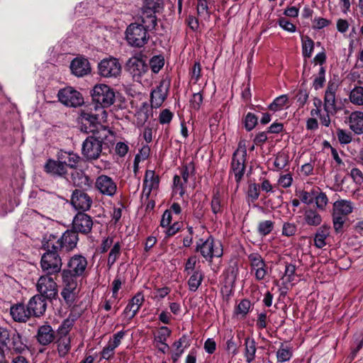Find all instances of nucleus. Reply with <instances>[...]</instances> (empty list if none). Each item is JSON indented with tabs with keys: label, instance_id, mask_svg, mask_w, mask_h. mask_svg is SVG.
I'll return each mask as SVG.
<instances>
[{
	"label": "nucleus",
	"instance_id": "c756f323",
	"mask_svg": "<svg viewBox=\"0 0 363 363\" xmlns=\"http://www.w3.org/2000/svg\"><path fill=\"white\" fill-rule=\"evenodd\" d=\"M79 292V288L62 287L60 294L65 304L68 306H71L76 301Z\"/></svg>",
	"mask_w": 363,
	"mask_h": 363
},
{
	"label": "nucleus",
	"instance_id": "f03ea898",
	"mask_svg": "<svg viewBox=\"0 0 363 363\" xmlns=\"http://www.w3.org/2000/svg\"><path fill=\"white\" fill-rule=\"evenodd\" d=\"M97 113L82 111L79 117V128L82 132L95 133L99 130L109 133V130L103 125L107 121L108 113L105 109L95 107Z\"/></svg>",
	"mask_w": 363,
	"mask_h": 363
},
{
	"label": "nucleus",
	"instance_id": "69168bd1",
	"mask_svg": "<svg viewBox=\"0 0 363 363\" xmlns=\"http://www.w3.org/2000/svg\"><path fill=\"white\" fill-rule=\"evenodd\" d=\"M279 25L281 28L288 32L294 33L296 31L295 25L286 18H279Z\"/></svg>",
	"mask_w": 363,
	"mask_h": 363
},
{
	"label": "nucleus",
	"instance_id": "aec40b11",
	"mask_svg": "<svg viewBox=\"0 0 363 363\" xmlns=\"http://www.w3.org/2000/svg\"><path fill=\"white\" fill-rule=\"evenodd\" d=\"M336 90L337 85L335 83L329 82L324 96V111L327 113H336Z\"/></svg>",
	"mask_w": 363,
	"mask_h": 363
},
{
	"label": "nucleus",
	"instance_id": "338daca9",
	"mask_svg": "<svg viewBox=\"0 0 363 363\" xmlns=\"http://www.w3.org/2000/svg\"><path fill=\"white\" fill-rule=\"evenodd\" d=\"M296 272V267L291 264H287L285 266V272L284 277L286 278L289 282L294 280V275Z\"/></svg>",
	"mask_w": 363,
	"mask_h": 363
},
{
	"label": "nucleus",
	"instance_id": "6e6d98bb",
	"mask_svg": "<svg viewBox=\"0 0 363 363\" xmlns=\"http://www.w3.org/2000/svg\"><path fill=\"white\" fill-rule=\"evenodd\" d=\"M150 149L149 146H147V145L143 146L140 150L139 153H138L135 155V157L134 159L135 166H138L141 161H144L146 159H147V157L150 155Z\"/></svg>",
	"mask_w": 363,
	"mask_h": 363
},
{
	"label": "nucleus",
	"instance_id": "9d476101",
	"mask_svg": "<svg viewBox=\"0 0 363 363\" xmlns=\"http://www.w3.org/2000/svg\"><path fill=\"white\" fill-rule=\"evenodd\" d=\"M59 101L67 106L77 107L84 103L81 94L72 87L62 89L58 91Z\"/></svg>",
	"mask_w": 363,
	"mask_h": 363
},
{
	"label": "nucleus",
	"instance_id": "e2e57ef3",
	"mask_svg": "<svg viewBox=\"0 0 363 363\" xmlns=\"http://www.w3.org/2000/svg\"><path fill=\"white\" fill-rule=\"evenodd\" d=\"M125 335V332L123 330H121L114 334L113 337L110 338L108 343L114 348H116L120 345L121 340L123 339Z\"/></svg>",
	"mask_w": 363,
	"mask_h": 363
},
{
	"label": "nucleus",
	"instance_id": "473e14b6",
	"mask_svg": "<svg viewBox=\"0 0 363 363\" xmlns=\"http://www.w3.org/2000/svg\"><path fill=\"white\" fill-rule=\"evenodd\" d=\"M58 159L61 160L63 164H65L66 168H75L79 157L73 152H62L58 154Z\"/></svg>",
	"mask_w": 363,
	"mask_h": 363
},
{
	"label": "nucleus",
	"instance_id": "9b49d317",
	"mask_svg": "<svg viewBox=\"0 0 363 363\" xmlns=\"http://www.w3.org/2000/svg\"><path fill=\"white\" fill-rule=\"evenodd\" d=\"M78 240L77 232L74 230H67L57 241L52 242L51 240L52 245L50 247L53 249H57L58 251L62 249L66 251H70L76 247Z\"/></svg>",
	"mask_w": 363,
	"mask_h": 363
},
{
	"label": "nucleus",
	"instance_id": "37998d69",
	"mask_svg": "<svg viewBox=\"0 0 363 363\" xmlns=\"http://www.w3.org/2000/svg\"><path fill=\"white\" fill-rule=\"evenodd\" d=\"M148 108L143 106L140 108L135 113V122L136 125L139 127L143 126L149 118Z\"/></svg>",
	"mask_w": 363,
	"mask_h": 363
},
{
	"label": "nucleus",
	"instance_id": "1a4fd4ad",
	"mask_svg": "<svg viewBox=\"0 0 363 363\" xmlns=\"http://www.w3.org/2000/svg\"><path fill=\"white\" fill-rule=\"evenodd\" d=\"M103 138L89 136L82 144V154L87 160L97 159L102 150Z\"/></svg>",
	"mask_w": 363,
	"mask_h": 363
},
{
	"label": "nucleus",
	"instance_id": "5701e85b",
	"mask_svg": "<svg viewBox=\"0 0 363 363\" xmlns=\"http://www.w3.org/2000/svg\"><path fill=\"white\" fill-rule=\"evenodd\" d=\"M46 300L41 297V296L35 295L33 296L28 303L30 315L35 317L42 315L45 312L47 308Z\"/></svg>",
	"mask_w": 363,
	"mask_h": 363
},
{
	"label": "nucleus",
	"instance_id": "412c9836",
	"mask_svg": "<svg viewBox=\"0 0 363 363\" xmlns=\"http://www.w3.org/2000/svg\"><path fill=\"white\" fill-rule=\"evenodd\" d=\"M160 184L159 176L156 175L152 170H147L145 172L143 181V195L148 199L151 191L158 189Z\"/></svg>",
	"mask_w": 363,
	"mask_h": 363
},
{
	"label": "nucleus",
	"instance_id": "2f4dec72",
	"mask_svg": "<svg viewBox=\"0 0 363 363\" xmlns=\"http://www.w3.org/2000/svg\"><path fill=\"white\" fill-rule=\"evenodd\" d=\"M330 234V228L327 225H322L320 227L315 234L314 243L318 248H322L325 245V239Z\"/></svg>",
	"mask_w": 363,
	"mask_h": 363
},
{
	"label": "nucleus",
	"instance_id": "f8f14e48",
	"mask_svg": "<svg viewBox=\"0 0 363 363\" xmlns=\"http://www.w3.org/2000/svg\"><path fill=\"white\" fill-rule=\"evenodd\" d=\"M99 74L104 77H116L121 72V65L114 57L102 60L98 65Z\"/></svg>",
	"mask_w": 363,
	"mask_h": 363
},
{
	"label": "nucleus",
	"instance_id": "bb28decb",
	"mask_svg": "<svg viewBox=\"0 0 363 363\" xmlns=\"http://www.w3.org/2000/svg\"><path fill=\"white\" fill-rule=\"evenodd\" d=\"M350 128L357 135L363 133V112L354 111L349 117Z\"/></svg>",
	"mask_w": 363,
	"mask_h": 363
},
{
	"label": "nucleus",
	"instance_id": "4c0bfd02",
	"mask_svg": "<svg viewBox=\"0 0 363 363\" xmlns=\"http://www.w3.org/2000/svg\"><path fill=\"white\" fill-rule=\"evenodd\" d=\"M121 246L119 242H117L113 244L112 248L109 252L107 260V265L108 266L109 268L113 265V264L116 262V260L121 255Z\"/></svg>",
	"mask_w": 363,
	"mask_h": 363
},
{
	"label": "nucleus",
	"instance_id": "c85d7f7f",
	"mask_svg": "<svg viewBox=\"0 0 363 363\" xmlns=\"http://www.w3.org/2000/svg\"><path fill=\"white\" fill-rule=\"evenodd\" d=\"M244 356L247 363H251L255 358L257 351L256 342L254 338L247 337L244 342Z\"/></svg>",
	"mask_w": 363,
	"mask_h": 363
},
{
	"label": "nucleus",
	"instance_id": "680f3d73",
	"mask_svg": "<svg viewBox=\"0 0 363 363\" xmlns=\"http://www.w3.org/2000/svg\"><path fill=\"white\" fill-rule=\"evenodd\" d=\"M308 92L306 89H299L295 98L296 103L299 107H303L307 102L308 99Z\"/></svg>",
	"mask_w": 363,
	"mask_h": 363
},
{
	"label": "nucleus",
	"instance_id": "09e8293b",
	"mask_svg": "<svg viewBox=\"0 0 363 363\" xmlns=\"http://www.w3.org/2000/svg\"><path fill=\"white\" fill-rule=\"evenodd\" d=\"M325 69L323 67L320 66L318 70V74L315 77L313 86L315 90H318L322 88L324 85L325 78Z\"/></svg>",
	"mask_w": 363,
	"mask_h": 363
},
{
	"label": "nucleus",
	"instance_id": "864d4df0",
	"mask_svg": "<svg viewBox=\"0 0 363 363\" xmlns=\"http://www.w3.org/2000/svg\"><path fill=\"white\" fill-rule=\"evenodd\" d=\"M171 330L166 326L161 327L157 334L155 336V341L156 344L162 343L163 342H166L167 337L170 335Z\"/></svg>",
	"mask_w": 363,
	"mask_h": 363
},
{
	"label": "nucleus",
	"instance_id": "0e129e2a",
	"mask_svg": "<svg viewBox=\"0 0 363 363\" xmlns=\"http://www.w3.org/2000/svg\"><path fill=\"white\" fill-rule=\"evenodd\" d=\"M337 136L341 144H348L352 141V135L342 129H338Z\"/></svg>",
	"mask_w": 363,
	"mask_h": 363
},
{
	"label": "nucleus",
	"instance_id": "dca6fc26",
	"mask_svg": "<svg viewBox=\"0 0 363 363\" xmlns=\"http://www.w3.org/2000/svg\"><path fill=\"white\" fill-rule=\"evenodd\" d=\"M96 187L101 194L108 196H113L117 191L116 182L107 175L103 174L97 177Z\"/></svg>",
	"mask_w": 363,
	"mask_h": 363
},
{
	"label": "nucleus",
	"instance_id": "a878e982",
	"mask_svg": "<svg viewBox=\"0 0 363 363\" xmlns=\"http://www.w3.org/2000/svg\"><path fill=\"white\" fill-rule=\"evenodd\" d=\"M303 220L309 226H318L321 224L323 219L318 209L307 207L303 210Z\"/></svg>",
	"mask_w": 363,
	"mask_h": 363
},
{
	"label": "nucleus",
	"instance_id": "a18cd8bd",
	"mask_svg": "<svg viewBox=\"0 0 363 363\" xmlns=\"http://www.w3.org/2000/svg\"><path fill=\"white\" fill-rule=\"evenodd\" d=\"M251 307V303L247 299H242L237 306L235 310V314L240 315L242 318L245 317L248 313Z\"/></svg>",
	"mask_w": 363,
	"mask_h": 363
},
{
	"label": "nucleus",
	"instance_id": "6e6552de",
	"mask_svg": "<svg viewBox=\"0 0 363 363\" xmlns=\"http://www.w3.org/2000/svg\"><path fill=\"white\" fill-rule=\"evenodd\" d=\"M126 70L135 82L142 83L149 72V67L143 60L133 57L126 63Z\"/></svg>",
	"mask_w": 363,
	"mask_h": 363
},
{
	"label": "nucleus",
	"instance_id": "72a5a7b5",
	"mask_svg": "<svg viewBox=\"0 0 363 363\" xmlns=\"http://www.w3.org/2000/svg\"><path fill=\"white\" fill-rule=\"evenodd\" d=\"M61 276L62 287L78 288L77 279L79 278V277L75 275L74 276V274L65 270H62Z\"/></svg>",
	"mask_w": 363,
	"mask_h": 363
},
{
	"label": "nucleus",
	"instance_id": "13d9d810",
	"mask_svg": "<svg viewBox=\"0 0 363 363\" xmlns=\"http://www.w3.org/2000/svg\"><path fill=\"white\" fill-rule=\"evenodd\" d=\"M203 95L200 91L193 94L189 100L191 108L194 110H199L203 103Z\"/></svg>",
	"mask_w": 363,
	"mask_h": 363
},
{
	"label": "nucleus",
	"instance_id": "f704fd0d",
	"mask_svg": "<svg viewBox=\"0 0 363 363\" xmlns=\"http://www.w3.org/2000/svg\"><path fill=\"white\" fill-rule=\"evenodd\" d=\"M203 274L201 270H195L188 280L189 289L191 291H196L203 281Z\"/></svg>",
	"mask_w": 363,
	"mask_h": 363
},
{
	"label": "nucleus",
	"instance_id": "052dcab7",
	"mask_svg": "<svg viewBox=\"0 0 363 363\" xmlns=\"http://www.w3.org/2000/svg\"><path fill=\"white\" fill-rule=\"evenodd\" d=\"M257 123V118L255 114L248 113L245 118V127L247 131L252 130Z\"/></svg>",
	"mask_w": 363,
	"mask_h": 363
},
{
	"label": "nucleus",
	"instance_id": "bf43d9fd",
	"mask_svg": "<svg viewBox=\"0 0 363 363\" xmlns=\"http://www.w3.org/2000/svg\"><path fill=\"white\" fill-rule=\"evenodd\" d=\"M297 226L294 223H284L282 227V235L286 237H291L296 234Z\"/></svg>",
	"mask_w": 363,
	"mask_h": 363
},
{
	"label": "nucleus",
	"instance_id": "774afa93",
	"mask_svg": "<svg viewBox=\"0 0 363 363\" xmlns=\"http://www.w3.org/2000/svg\"><path fill=\"white\" fill-rule=\"evenodd\" d=\"M293 182L292 175L291 174H282L280 176L278 183L283 188H288L291 186Z\"/></svg>",
	"mask_w": 363,
	"mask_h": 363
},
{
	"label": "nucleus",
	"instance_id": "de8ad7c7",
	"mask_svg": "<svg viewBox=\"0 0 363 363\" xmlns=\"http://www.w3.org/2000/svg\"><path fill=\"white\" fill-rule=\"evenodd\" d=\"M346 220L347 216L336 214V213L333 212V227L336 233H340L342 231L343 224L345 223Z\"/></svg>",
	"mask_w": 363,
	"mask_h": 363
},
{
	"label": "nucleus",
	"instance_id": "e433bc0d",
	"mask_svg": "<svg viewBox=\"0 0 363 363\" xmlns=\"http://www.w3.org/2000/svg\"><path fill=\"white\" fill-rule=\"evenodd\" d=\"M350 100L353 104L363 106V87L355 86L352 89Z\"/></svg>",
	"mask_w": 363,
	"mask_h": 363
},
{
	"label": "nucleus",
	"instance_id": "4468645a",
	"mask_svg": "<svg viewBox=\"0 0 363 363\" xmlns=\"http://www.w3.org/2000/svg\"><path fill=\"white\" fill-rule=\"evenodd\" d=\"M248 259L255 279L257 281L263 280L267 274V267L262 256L258 253H252L248 256Z\"/></svg>",
	"mask_w": 363,
	"mask_h": 363
},
{
	"label": "nucleus",
	"instance_id": "39448f33",
	"mask_svg": "<svg viewBox=\"0 0 363 363\" xmlns=\"http://www.w3.org/2000/svg\"><path fill=\"white\" fill-rule=\"evenodd\" d=\"M56 277L49 274L40 276L36 284V289L39 293L37 295L50 301L55 299L58 293Z\"/></svg>",
	"mask_w": 363,
	"mask_h": 363
},
{
	"label": "nucleus",
	"instance_id": "c9c22d12",
	"mask_svg": "<svg viewBox=\"0 0 363 363\" xmlns=\"http://www.w3.org/2000/svg\"><path fill=\"white\" fill-rule=\"evenodd\" d=\"M70 350V339L67 335L60 337L57 343V350L60 357H65Z\"/></svg>",
	"mask_w": 363,
	"mask_h": 363
},
{
	"label": "nucleus",
	"instance_id": "49530a36",
	"mask_svg": "<svg viewBox=\"0 0 363 363\" xmlns=\"http://www.w3.org/2000/svg\"><path fill=\"white\" fill-rule=\"evenodd\" d=\"M314 201L318 210L325 211V207L328 203V199L324 192H320L317 195L314 194Z\"/></svg>",
	"mask_w": 363,
	"mask_h": 363
},
{
	"label": "nucleus",
	"instance_id": "58836bf2",
	"mask_svg": "<svg viewBox=\"0 0 363 363\" xmlns=\"http://www.w3.org/2000/svg\"><path fill=\"white\" fill-rule=\"evenodd\" d=\"M289 98L287 95L283 94L277 97L269 106V108L272 111L281 110L288 103Z\"/></svg>",
	"mask_w": 363,
	"mask_h": 363
},
{
	"label": "nucleus",
	"instance_id": "5fc2aeb1",
	"mask_svg": "<svg viewBox=\"0 0 363 363\" xmlns=\"http://www.w3.org/2000/svg\"><path fill=\"white\" fill-rule=\"evenodd\" d=\"M211 210L214 214L222 212L220 196L218 191L214 193L211 201Z\"/></svg>",
	"mask_w": 363,
	"mask_h": 363
},
{
	"label": "nucleus",
	"instance_id": "4d7b16f0",
	"mask_svg": "<svg viewBox=\"0 0 363 363\" xmlns=\"http://www.w3.org/2000/svg\"><path fill=\"white\" fill-rule=\"evenodd\" d=\"M288 156L284 153H279L275 157L274 165L277 170L284 169L288 164Z\"/></svg>",
	"mask_w": 363,
	"mask_h": 363
},
{
	"label": "nucleus",
	"instance_id": "4be33fe9",
	"mask_svg": "<svg viewBox=\"0 0 363 363\" xmlns=\"http://www.w3.org/2000/svg\"><path fill=\"white\" fill-rule=\"evenodd\" d=\"M72 73L78 77H84L91 72V67L88 60L83 57L74 58L71 64Z\"/></svg>",
	"mask_w": 363,
	"mask_h": 363
},
{
	"label": "nucleus",
	"instance_id": "393cba45",
	"mask_svg": "<svg viewBox=\"0 0 363 363\" xmlns=\"http://www.w3.org/2000/svg\"><path fill=\"white\" fill-rule=\"evenodd\" d=\"M144 301V296L142 293H138L126 306L123 313L132 319L137 314Z\"/></svg>",
	"mask_w": 363,
	"mask_h": 363
},
{
	"label": "nucleus",
	"instance_id": "ddd939ff",
	"mask_svg": "<svg viewBox=\"0 0 363 363\" xmlns=\"http://www.w3.org/2000/svg\"><path fill=\"white\" fill-rule=\"evenodd\" d=\"M71 204L76 211L84 213L90 209L92 205V199L87 193L76 189L72 194Z\"/></svg>",
	"mask_w": 363,
	"mask_h": 363
},
{
	"label": "nucleus",
	"instance_id": "f3484780",
	"mask_svg": "<svg viewBox=\"0 0 363 363\" xmlns=\"http://www.w3.org/2000/svg\"><path fill=\"white\" fill-rule=\"evenodd\" d=\"M169 81L162 79L160 84L151 92L152 107L159 108L167 98L169 87Z\"/></svg>",
	"mask_w": 363,
	"mask_h": 363
},
{
	"label": "nucleus",
	"instance_id": "6ab92c4d",
	"mask_svg": "<svg viewBox=\"0 0 363 363\" xmlns=\"http://www.w3.org/2000/svg\"><path fill=\"white\" fill-rule=\"evenodd\" d=\"M35 338L43 346H47L55 339V332L50 325H43L38 327Z\"/></svg>",
	"mask_w": 363,
	"mask_h": 363
},
{
	"label": "nucleus",
	"instance_id": "423d86ee",
	"mask_svg": "<svg viewBox=\"0 0 363 363\" xmlns=\"http://www.w3.org/2000/svg\"><path fill=\"white\" fill-rule=\"evenodd\" d=\"M246 157V147L245 144L240 143L238 149L233 153L231 162V170L238 184L240 182L245 174Z\"/></svg>",
	"mask_w": 363,
	"mask_h": 363
},
{
	"label": "nucleus",
	"instance_id": "7ed1b4c3",
	"mask_svg": "<svg viewBox=\"0 0 363 363\" xmlns=\"http://www.w3.org/2000/svg\"><path fill=\"white\" fill-rule=\"evenodd\" d=\"M51 240H49L43 245V249L45 252L42 255L40 265L45 274L57 277L62 272V259L57 249L50 247Z\"/></svg>",
	"mask_w": 363,
	"mask_h": 363
},
{
	"label": "nucleus",
	"instance_id": "79ce46f5",
	"mask_svg": "<svg viewBox=\"0 0 363 363\" xmlns=\"http://www.w3.org/2000/svg\"><path fill=\"white\" fill-rule=\"evenodd\" d=\"M274 223L272 220H262L258 223L257 232L262 236L269 235L274 229Z\"/></svg>",
	"mask_w": 363,
	"mask_h": 363
},
{
	"label": "nucleus",
	"instance_id": "0eeeda50",
	"mask_svg": "<svg viewBox=\"0 0 363 363\" xmlns=\"http://www.w3.org/2000/svg\"><path fill=\"white\" fill-rule=\"evenodd\" d=\"M201 243H197L196 250L199 251L201 255L209 262L213 257H220L223 255V247L220 242L215 240L209 237L205 241L200 240Z\"/></svg>",
	"mask_w": 363,
	"mask_h": 363
},
{
	"label": "nucleus",
	"instance_id": "2eb2a0df",
	"mask_svg": "<svg viewBox=\"0 0 363 363\" xmlns=\"http://www.w3.org/2000/svg\"><path fill=\"white\" fill-rule=\"evenodd\" d=\"M86 259L81 255H75L70 257L67 264V267L63 270L69 272L74 276L82 277L87 267Z\"/></svg>",
	"mask_w": 363,
	"mask_h": 363
},
{
	"label": "nucleus",
	"instance_id": "a19ab883",
	"mask_svg": "<svg viewBox=\"0 0 363 363\" xmlns=\"http://www.w3.org/2000/svg\"><path fill=\"white\" fill-rule=\"evenodd\" d=\"M292 357L291 350L281 344L280 348L277 352V358L278 362H284L289 361Z\"/></svg>",
	"mask_w": 363,
	"mask_h": 363
},
{
	"label": "nucleus",
	"instance_id": "20e7f679",
	"mask_svg": "<svg viewBox=\"0 0 363 363\" xmlns=\"http://www.w3.org/2000/svg\"><path fill=\"white\" fill-rule=\"evenodd\" d=\"M93 101L98 108L104 109L111 106L116 98L114 90L106 84H96L91 91Z\"/></svg>",
	"mask_w": 363,
	"mask_h": 363
},
{
	"label": "nucleus",
	"instance_id": "3c124183",
	"mask_svg": "<svg viewBox=\"0 0 363 363\" xmlns=\"http://www.w3.org/2000/svg\"><path fill=\"white\" fill-rule=\"evenodd\" d=\"M12 348L17 352L21 353L26 350V346L21 341V337L18 333H15L11 337Z\"/></svg>",
	"mask_w": 363,
	"mask_h": 363
},
{
	"label": "nucleus",
	"instance_id": "ea45409f",
	"mask_svg": "<svg viewBox=\"0 0 363 363\" xmlns=\"http://www.w3.org/2000/svg\"><path fill=\"white\" fill-rule=\"evenodd\" d=\"M149 64L152 72L158 73L164 65V58L160 55H155L150 58Z\"/></svg>",
	"mask_w": 363,
	"mask_h": 363
},
{
	"label": "nucleus",
	"instance_id": "b1692460",
	"mask_svg": "<svg viewBox=\"0 0 363 363\" xmlns=\"http://www.w3.org/2000/svg\"><path fill=\"white\" fill-rule=\"evenodd\" d=\"M45 171L53 176L64 177L67 173L65 164H63L60 160H48L45 163Z\"/></svg>",
	"mask_w": 363,
	"mask_h": 363
},
{
	"label": "nucleus",
	"instance_id": "8fccbe9b",
	"mask_svg": "<svg viewBox=\"0 0 363 363\" xmlns=\"http://www.w3.org/2000/svg\"><path fill=\"white\" fill-rule=\"evenodd\" d=\"M259 186L255 183L250 184L247 192V198L251 202L257 201L259 196Z\"/></svg>",
	"mask_w": 363,
	"mask_h": 363
},
{
	"label": "nucleus",
	"instance_id": "603ef678",
	"mask_svg": "<svg viewBox=\"0 0 363 363\" xmlns=\"http://www.w3.org/2000/svg\"><path fill=\"white\" fill-rule=\"evenodd\" d=\"M144 4L147 9L154 13L159 12L163 7V0H144Z\"/></svg>",
	"mask_w": 363,
	"mask_h": 363
},
{
	"label": "nucleus",
	"instance_id": "cd10ccee",
	"mask_svg": "<svg viewBox=\"0 0 363 363\" xmlns=\"http://www.w3.org/2000/svg\"><path fill=\"white\" fill-rule=\"evenodd\" d=\"M10 313L13 319L17 322H26L30 315L28 307L23 304H16L11 307Z\"/></svg>",
	"mask_w": 363,
	"mask_h": 363
},
{
	"label": "nucleus",
	"instance_id": "c03bdc74",
	"mask_svg": "<svg viewBox=\"0 0 363 363\" xmlns=\"http://www.w3.org/2000/svg\"><path fill=\"white\" fill-rule=\"evenodd\" d=\"M313 48L314 43L309 37L302 38V52L304 57H311Z\"/></svg>",
	"mask_w": 363,
	"mask_h": 363
},
{
	"label": "nucleus",
	"instance_id": "7c9ffc66",
	"mask_svg": "<svg viewBox=\"0 0 363 363\" xmlns=\"http://www.w3.org/2000/svg\"><path fill=\"white\" fill-rule=\"evenodd\" d=\"M353 206L352 203L347 200H338L333 203V212L336 214L347 216L352 213Z\"/></svg>",
	"mask_w": 363,
	"mask_h": 363
},
{
	"label": "nucleus",
	"instance_id": "a211bd4d",
	"mask_svg": "<svg viewBox=\"0 0 363 363\" xmlns=\"http://www.w3.org/2000/svg\"><path fill=\"white\" fill-rule=\"evenodd\" d=\"M92 226L93 221L90 216L84 213L79 212L74 217L72 228L77 233L79 232L83 234H88L91 232Z\"/></svg>",
	"mask_w": 363,
	"mask_h": 363
},
{
	"label": "nucleus",
	"instance_id": "f257e3e1",
	"mask_svg": "<svg viewBox=\"0 0 363 363\" xmlns=\"http://www.w3.org/2000/svg\"><path fill=\"white\" fill-rule=\"evenodd\" d=\"M157 18L155 14H147L141 18L140 22L130 23L125 30V39L131 47L143 48L149 41V32L157 26Z\"/></svg>",
	"mask_w": 363,
	"mask_h": 363
}]
</instances>
